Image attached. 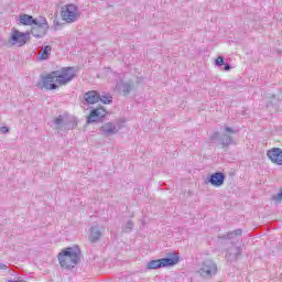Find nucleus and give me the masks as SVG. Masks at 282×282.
I'll list each match as a JSON object with an SVG mask.
<instances>
[{
    "label": "nucleus",
    "mask_w": 282,
    "mask_h": 282,
    "mask_svg": "<svg viewBox=\"0 0 282 282\" xmlns=\"http://www.w3.org/2000/svg\"><path fill=\"white\" fill-rule=\"evenodd\" d=\"M215 65L217 67H221V65H226V62H224V56H218L215 61Z\"/></svg>",
    "instance_id": "obj_23"
},
{
    "label": "nucleus",
    "mask_w": 282,
    "mask_h": 282,
    "mask_svg": "<svg viewBox=\"0 0 282 282\" xmlns=\"http://www.w3.org/2000/svg\"><path fill=\"white\" fill-rule=\"evenodd\" d=\"M80 13H78V8L74 4H66L62 8V19L66 23H75L78 21Z\"/></svg>",
    "instance_id": "obj_6"
},
{
    "label": "nucleus",
    "mask_w": 282,
    "mask_h": 282,
    "mask_svg": "<svg viewBox=\"0 0 282 282\" xmlns=\"http://www.w3.org/2000/svg\"><path fill=\"white\" fill-rule=\"evenodd\" d=\"M220 144L223 149H226V147H230V144H235V141L232 140V137L228 134H223L220 139Z\"/></svg>",
    "instance_id": "obj_18"
},
{
    "label": "nucleus",
    "mask_w": 282,
    "mask_h": 282,
    "mask_svg": "<svg viewBox=\"0 0 282 282\" xmlns=\"http://www.w3.org/2000/svg\"><path fill=\"white\" fill-rule=\"evenodd\" d=\"M122 127L124 126H122L120 121H117L116 123L108 121L101 126L100 131L102 135H106V137L116 135V133H118V131H120Z\"/></svg>",
    "instance_id": "obj_7"
},
{
    "label": "nucleus",
    "mask_w": 282,
    "mask_h": 282,
    "mask_svg": "<svg viewBox=\"0 0 282 282\" xmlns=\"http://www.w3.org/2000/svg\"><path fill=\"white\" fill-rule=\"evenodd\" d=\"M267 156L273 164H278V166H282V149L273 148L267 151Z\"/></svg>",
    "instance_id": "obj_9"
},
{
    "label": "nucleus",
    "mask_w": 282,
    "mask_h": 282,
    "mask_svg": "<svg viewBox=\"0 0 282 282\" xmlns=\"http://www.w3.org/2000/svg\"><path fill=\"white\" fill-rule=\"evenodd\" d=\"M177 263H180V257L175 253H170L167 258L149 261L147 269L160 270V268H169L171 265H177Z\"/></svg>",
    "instance_id": "obj_3"
},
{
    "label": "nucleus",
    "mask_w": 282,
    "mask_h": 282,
    "mask_svg": "<svg viewBox=\"0 0 282 282\" xmlns=\"http://www.w3.org/2000/svg\"><path fill=\"white\" fill-rule=\"evenodd\" d=\"M89 241L90 243H98V241H100V238L102 237V231H100V227H98V225H95L93 227H90L89 229Z\"/></svg>",
    "instance_id": "obj_13"
},
{
    "label": "nucleus",
    "mask_w": 282,
    "mask_h": 282,
    "mask_svg": "<svg viewBox=\"0 0 282 282\" xmlns=\"http://www.w3.org/2000/svg\"><path fill=\"white\" fill-rule=\"evenodd\" d=\"M84 100L87 105H96V102H100V94L96 90H89L84 95Z\"/></svg>",
    "instance_id": "obj_14"
},
{
    "label": "nucleus",
    "mask_w": 282,
    "mask_h": 282,
    "mask_svg": "<svg viewBox=\"0 0 282 282\" xmlns=\"http://www.w3.org/2000/svg\"><path fill=\"white\" fill-rule=\"evenodd\" d=\"M107 116V110L102 108L93 109L90 111L89 117L87 118L88 124H91V122H98L102 120Z\"/></svg>",
    "instance_id": "obj_11"
},
{
    "label": "nucleus",
    "mask_w": 282,
    "mask_h": 282,
    "mask_svg": "<svg viewBox=\"0 0 282 282\" xmlns=\"http://www.w3.org/2000/svg\"><path fill=\"white\" fill-rule=\"evenodd\" d=\"M0 270H8V265L4 263H0Z\"/></svg>",
    "instance_id": "obj_28"
},
{
    "label": "nucleus",
    "mask_w": 282,
    "mask_h": 282,
    "mask_svg": "<svg viewBox=\"0 0 282 282\" xmlns=\"http://www.w3.org/2000/svg\"><path fill=\"white\" fill-rule=\"evenodd\" d=\"M225 131H226L227 133H237V131H236L235 129L230 128V127H226V128H225Z\"/></svg>",
    "instance_id": "obj_25"
},
{
    "label": "nucleus",
    "mask_w": 282,
    "mask_h": 282,
    "mask_svg": "<svg viewBox=\"0 0 282 282\" xmlns=\"http://www.w3.org/2000/svg\"><path fill=\"white\" fill-rule=\"evenodd\" d=\"M208 182L212 186L219 188V186H224V182H226V174L223 172H215L209 176Z\"/></svg>",
    "instance_id": "obj_12"
},
{
    "label": "nucleus",
    "mask_w": 282,
    "mask_h": 282,
    "mask_svg": "<svg viewBox=\"0 0 282 282\" xmlns=\"http://www.w3.org/2000/svg\"><path fill=\"white\" fill-rule=\"evenodd\" d=\"M224 68H223V72H230L231 67L229 64H224Z\"/></svg>",
    "instance_id": "obj_27"
},
{
    "label": "nucleus",
    "mask_w": 282,
    "mask_h": 282,
    "mask_svg": "<svg viewBox=\"0 0 282 282\" xmlns=\"http://www.w3.org/2000/svg\"><path fill=\"white\" fill-rule=\"evenodd\" d=\"M99 101L104 105H111V102H113V97L109 95H100Z\"/></svg>",
    "instance_id": "obj_21"
},
{
    "label": "nucleus",
    "mask_w": 282,
    "mask_h": 282,
    "mask_svg": "<svg viewBox=\"0 0 282 282\" xmlns=\"http://www.w3.org/2000/svg\"><path fill=\"white\" fill-rule=\"evenodd\" d=\"M80 261V248L78 246L68 247L58 254V262L62 268H75Z\"/></svg>",
    "instance_id": "obj_2"
},
{
    "label": "nucleus",
    "mask_w": 282,
    "mask_h": 282,
    "mask_svg": "<svg viewBox=\"0 0 282 282\" xmlns=\"http://www.w3.org/2000/svg\"><path fill=\"white\" fill-rule=\"evenodd\" d=\"M242 232L243 231L241 229H236L234 231L227 232V235L223 236L221 239H239Z\"/></svg>",
    "instance_id": "obj_17"
},
{
    "label": "nucleus",
    "mask_w": 282,
    "mask_h": 282,
    "mask_svg": "<svg viewBox=\"0 0 282 282\" xmlns=\"http://www.w3.org/2000/svg\"><path fill=\"white\" fill-rule=\"evenodd\" d=\"M76 78V70L74 67H63L59 70H53L44 78H42V87L47 90L58 89V85H67Z\"/></svg>",
    "instance_id": "obj_1"
},
{
    "label": "nucleus",
    "mask_w": 282,
    "mask_h": 282,
    "mask_svg": "<svg viewBox=\"0 0 282 282\" xmlns=\"http://www.w3.org/2000/svg\"><path fill=\"white\" fill-rule=\"evenodd\" d=\"M219 138V132H214L213 135L210 137L212 141H215Z\"/></svg>",
    "instance_id": "obj_26"
},
{
    "label": "nucleus",
    "mask_w": 282,
    "mask_h": 282,
    "mask_svg": "<svg viewBox=\"0 0 282 282\" xmlns=\"http://www.w3.org/2000/svg\"><path fill=\"white\" fill-rule=\"evenodd\" d=\"M31 28L32 36L35 39H43V36L47 34V30H50V24L47 23V19H45V17L40 15L36 23H34Z\"/></svg>",
    "instance_id": "obj_5"
},
{
    "label": "nucleus",
    "mask_w": 282,
    "mask_h": 282,
    "mask_svg": "<svg viewBox=\"0 0 282 282\" xmlns=\"http://www.w3.org/2000/svg\"><path fill=\"white\" fill-rule=\"evenodd\" d=\"M52 52V46L51 45H46L44 47H42L40 54V58L41 61H47V58H50V54Z\"/></svg>",
    "instance_id": "obj_19"
},
{
    "label": "nucleus",
    "mask_w": 282,
    "mask_h": 282,
    "mask_svg": "<svg viewBox=\"0 0 282 282\" xmlns=\"http://www.w3.org/2000/svg\"><path fill=\"white\" fill-rule=\"evenodd\" d=\"M30 39V33H21L18 30H14L11 33L10 41H12V45H18V47H23L28 40Z\"/></svg>",
    "instance_id": "obj_8"
},
{
    "label": "nucleus",
    "mask_w": 282,
    "mask_h": 282,
    "mask_svg": "<svg viewBox=\"0 0 282 282\" xmlns=\"http://www.w3.org/2000/svg\"><path fill=\"white\" fill-rule=\"evenodd\" d=\"M53 124L55 126V129H64V130H72L74 127H76V123L68 122L67 119H65L63 116H58L53 120Z\"/></svg>",
    "instance_id": "obj_10"
},
{
    "label": "nucleus",
    "mask_w": 282,
    "mask_h": 282,
    "mask_svg": "<svg viewBox=\"0 0 282 282\" xmlns=\"http://www.w3.org/2000/svg\"><path fill=\"white\" fill-rule=\"evenodd\" d=\"M240 256H241V248L240 247L232 246L226 252L227 261H237V259H239Z\"/></svg>",
    "instance_id": "obj_15"
},
{
    "label": "nucleus",
    "mask_w": 282,
    "mask_h": 282,
    "mask_svg": "<svg viewBox=\"0 0 282 282\" xmlns=\"http://www.w3.org/2000/svg\"><path fill=\"white\" fill-rule=\"evenodd\" d=\"M219 272L217 262L210 259L204 260L198 269V274L202 279H213Z\"/></svg>",
    "instance_id": "obj_4"
},
{
    "label": "nucleus",
    "mask_w": 282,
    "mask_h": 282,
    "mask_svg": "<svg viewBox=\"0 0 282 282\" xmlns=\"http://www.w3.org/2000/svg\"><path fill=\"white\" fill-rule=\"evenodd\" d=\"M0 132L1 133H10V128L3 126V127L0 128Z\"/></svg>",
    "instance_id": "obj_24"
},
{
    "label": "nucleus",
    "mask_w": 282,
    "mask_h": 282,
    "mask_svg": "<svg viewBox=\"0 0 282 282\" xmlns=\"http://www.w3.org/2000/svg\"><path fill=\"white\" fill-rule=\"evenodd\" d=\"M7 282H28L25 280H8Z\"/></svg>",
    "instance_id": "obj_29"
},
{
    "label": "nucleus",
    "mask_w": 282,
    "mask_h": 282,
    "mask_svg": "<svg viewBox=\"0 0 282 282\" xmlns=\"http://www.w3.org/2000/svg\"><path fill=\"white\" fill-rule=\"evenodd\" d=\"M20 24L21 25H31L33 26L34 23H36L39 21V17L34 18L30 14H21L19 18Z\"/></svg>",
    "instance_id": "obj_16"
},
{
    "label": "nucleus",
    "mask_w": 282,
    "mask_h": 282,
    "mask_svg": "<svg viewBox=\"0 0 282 282\" xmlns=\"http://www.w3.org/2000/svg\"><path fill=\"white\" fill-rule=\"evenodd\" d=\"M131 230H133V221L128 220L123 226V232H131Z\"/></svg>",
    "instance_id": "obj_22"
},
{
    "label": "nucleus",
    "mask_w": 282,
    "mask_h": 282,
    "mask_svg": "<svg viewBox=\"0 0 282 282\" xmlns=\"http://www.w3.org/2000/svg\"><path fill=\"white\" fill-rule=\"evenodd\" d=\"M132 90H133L132 84H130V83L122 84L123 96H129V94H131Z\"/></svg>",
    "instance_id": "obj_20"
}]
</instances>
